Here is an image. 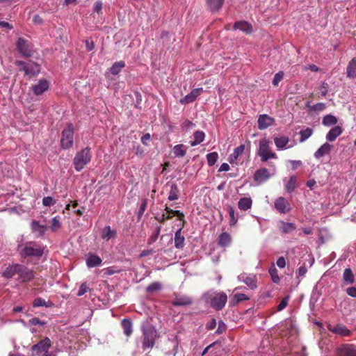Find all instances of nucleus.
<instances>
[{
  "instance_id": "1",
  "label": "nucleus",
  "mask_w": 356,
  "mask_h": 356,
  "mask_svg": "<svg viewBox=\"0 0 356 356\" xmlns=\"http://www.w3.org/2000/svg\"><path fill=\"white\" fill-rule=\"evenodd\" d=\"M204 298L206 302L210 303L211 307L217 311L221 310L227 300V296L224 292L210 291L204 294Z\"/></svg>"
},
{
  "instance_id": "2",
  "label": "nucleus",
  "mask_w": 356,
  "mask_h": 356,
  "mask_svg": "<svg viewBox=\"0 0 356 356\" xmlns=\"http://www.w3.org/2000/svg\"><path fill=\"white\" fill-rule=\"evenodd\" d=\"M51 346L49 338L45 337L31 347L32 356H56L54 352H49Z\"/></svg>"
},
{
  "instance_id": "3",
  "label": "nucleus",
  "mask_w": 356,
  "mask_h": 356,
  "mask_svg": "<svg viewBox=\"0 0 356 356\" xmlns=\"http://www.w3.org/2000/svg\"><path fill=\"white\" fill-rule=\"evenodd\" d=\"M142 330L143 334V349L151 348L155 343L156 330L153 325L148 323H143Z\"/></svg>"
},
{
  "instance_id": "4",
  "label": "nucleus",
  "mask_w": 356,
  "mask_h": 356,
  "mask_svg": "<svg viewBox=\"0 0 356 356\" xmlns=\"http://www.w3.org/2000/svg\"><path fill=\"white\" fill-rule=\"evenodd\" d=\"M22 256L23 257H41L43 254V248L35 242L30 241L24 245H18Z\"/></svg>"
},
{
  "instance_id": "5",
  "label": "nucleus",
  "mask_w": 356,
  "mask_h": 356,
  "mask_svg": "<svg viewBox=\"0 0 356 356\" xmlns=\"http://www.w3.org/2000/svg\"><path fill=\"white\" fill-rule=\"evenodd\" d=\"M91 160L90 149H85L78 152L73 160V164L76 171L80 172L84 167L90 163Z\"/></svg>"
},
{
  "instance_id": "6",
  "label": "nucleus",
  "mask_w": 356,
  "mask_h": 356,
  "mask_svg": "<svg viewBox=\"0 0 356 356\" xmlns=\"http://www.w3.org/2000/svg\"><path fill=\"white\" fill-rule=\"evenodd\" d=\"M257 154L262 162H266L270 159H277L276 154L271 150L270 141L266 138H263L259 141Z\"/></svg>"
},
{
  "instance_id": "7",
  "label": "nucleus",
  "mask_w": 356,
  "mask_h": 356,
  "mask_svg": "<svg viewBox=\"0 0 356 356\" xmlns=\"http://www.w3.org/2000/svg\"><path fill=\"white\" fill-rule=\"evenodd\" d=\"M15 65L19 68L20 71H23L26 76H35L40 72V66L37 63L31 60L28 62L15 60Z\"/></svg>"
},
{
  "instance_id": "8",
  "label": "nucleus",
  "mask_w": 356,
  "mask_h": 356,
  "mask_svg": "<svg viewBox=\"0 0 356 356\" xmlns=\"http://www.w3.org/2000/svg\"><path fill=\"white\" fill-rule=\"evenodd\" d=\"M74 142V127L72 124H67V127L62 131L60 140L61 147L65 149L70 148Z\"/></svg>"
},
{
  "instance_id": "9",
  "label": "nucleus",
  "mask_w": 356,
  "mask_h": 356,
  "mask_svg": "<svg viewBox=\"0 0 356 356\" xmlns=\"http://www.w3.org/2000/svg\"><path fill=\"white\" fill-rule=\"evenodd\" d=\"M16 48L19 53L24 57L31 56V47L29 42L23 38H19L16 42Z\"/></svg>"
},
{
  "instance_id": "10",
  "label": "nucleus",
  "mask_w": 356,
  "mask_h": 356,
  "mask_svg": "<svg viewBox=\"0 0 356 356\" xmlns=\"http://www.w3.org/2000/svg\"><path fill=\"white\" fill-rule=\"evenodd\" d=\"M49 82L45 79H40L38 83L31 86L33 93L35 96L43 94L49 89Z\"/></svg>"
},
{
  "instance_id": "11",
  "label": "nucleus",
  "mask_w": 356,
  "mask_h": 356,
  "mask_svg": "<svg viewBox=\"0 0 356 356\" xmlns=\"http://www.w3.org/2000/svg\"><path fill=\"white\" fill-rule=\"evenodd\" d=\"M18 280L22 282L30 281L33 277V273L26 266L19 264L17 269Z\"/></svg>"
},
{
  "instance_id": "12",
  "label": "nucleus",
  "mask_w": 356,
  "mask_h": 356,
  "mask_svg": "<svg viewBox=\"0 0 356 356\" xmlns=\"http://www.w3.org/2000/svg\"><path fill=\"white\" fill-rule=\"evenodd\" d=\"M270 177V175L268 169L263 168L258 169L254 174V180L257 184H261L266 182Z\"/></svg>"
},
{
  "instance_id": "13",
  "label": "nucleus",
  "mask_w": 356,
  "mask_h": 356,
  "mask_svg": "<svg viewBox=\"0 0 356 356\" xmlns=\"http://www.w3.org/2000/svg\"><path fill=\"white\" fill-rule=\"evenodd\" d=\"M202 91V88H197L192 90L190 93H188L179 100V103L181 104L185 105L194 102L197 99V97L200 95Z\"/></svg>"
},
{
  "instance_id": "14",
  "label": "nucleus",
  "mask_w": 356,
  "mask_h": 356,
  "mask_svg": "<svg viewBox=\"0 0 356 356\" xmlns=\"http://www.w3.org/2000/svg\"><path fill=\"white\" fill-rule=\"evenodd\" d=\"M274 119L268 115H260L258 118V128L260 130H264L270 127L274 124Z\"/></svg>"
},
{
  "instance_id": "15",
  "label": "nucleus",
  "mask_w": 356,
  "mask_h": 356,
  "mask_svg": "<svg viewBox=\"0 0 356 356\" xmlns=\"http://www.w3.org/2000/svg\"><path fill=\"white\" fill-rule=\"evenodd\" d=\"M275 207L281 213H286L290 210L288 201L283 197H280L275 200Z\"/></svg>"
},
{
  "instance_id": "16",
  "label": "nucleus",
  "mask_w": 356,
  "mask_h": 356,
  "mask_svg": "<svg viewBox=\"0 0 356 356\" xmlns=\"http://www.w3.org/2000/svg\"><path fill=\"white\" fill-rule=\"evenodd\" d=\"M238 280L241 282H244L250 289H255L257 287V277L254 275H240L238 276Z\"/></svg>"
},
{
  "instance_id": "17",
  "label": "nucleus",
  "mask_w": 356,
  "mask_h": 356,
  "mask_svg": "<svg viewBox=\"0 0 356 356\" xmlns=\"http://www.w3.org/2000/svg\"><path fill=\"white\" fill-rule=\"evenodd\" d=\"M332 149V145L329 143L323 144L314 154V156L316 159H319L323 156L329 154Z\"/></svg>"
},
{
  "instance_id": "18",
  "label": "nucleus",
  "mask_w": 356,
  "mask_h": 356,
  "mask_svg": "<svg viewBox=\"0 0 356 356\" xmlns=\"http://www.w3.org/2000/svg\"><path fill=\"white\" fill-rule=\"evenodd\" d=\"M277 227L282 234H290L296 230V225L293 222L280 220L277 224Z\"/></svg>"
},
{
  "instance_id": "19",
  "label": "nucleus",
  "mask_w": 356,
  "mask_h": 356,
  "mask_svg": "<svg viewBox=\"0 0 356 356\" xmlns=\"http://www.w3.org/2000/svg\"><path fill=\"white\" fill-rule=\"evenodd\" d=\"M175 241V247L177 249H183L184 247L185 237L182 233V229H178L175 233L174 236Z\"/></svg>"
},
{
  "instance_id": "20",
  "label": "nucleus",
  "mask_w": 356,
  "mask_h": 356,
  "mask_svg": "<svg viewBox=\"0 0 356 356\" xmlns=\"http://www.w3.org/2000/svg\"><path fill=\"white\" fill-rule=\"evenodd\" d=\"M343 132V129L340 126L332 127L326 135V140L329 142L334 141Z\"/></svg>"
},
{
  "instance_id": "21",
  "label": "nucleus",
  "mask_w": 356,
  "mask_h": 356,
  "mask_svg": "<svg viewBox=\"0 0 356 356\" xmlns=\"http://www.w3.org/2000/svg\"><path fill=\"white\" fill-rule=\"evenodd\" d=\"M274 143L278 150H283L290 148L291 146H287L289 143V138L287 136H280L274 138Z\"/></svg>"
},
{
  "instance_id": "22",
  "label": "nucleus",
  "mask_w": 356,
  "mask_h": 356,
  "mask_svg": "<svg viewBox=\"0 0 356 356\" xmlns=\"http://www.w3.org/2000/svg\"><path fill=\"white\" fill-rule=\"evenodd\" d=\"M31 227L32 232L37 234L38 236H42L47 229V227L46 225H41L36 220H33L31 222Z\"/></svg>"
},
{
  "instance_id": "23",
  "label": "nucleus",
  "mask_w": 356,
  "mask_h": 356,
  "mask_svg": "<svg viewBox=\"0 0 356 356\" xmlns=\"http://www.w3.org/2000/svg\"><path fill=\"white\" fill-rule=\"evenodd\" d=\"M102 261L99 256L93 254H89L86 259V265L88 268H91L101 265Z\"/></svg>"
},
{
  "instance_id": "24",
  "label": "nucleus",
  "mask_w": 356,
  "mask_h": 356,
  "mask_svg": "<svg viewBox=\"0 0 356 356\" xmlns=\"http://www.w3.org/2000/svg\"><path fill=\"white\" fill-rule=\"evenodd\" d=\"M355 275L350 268H347L343 273V282L345 285H351L355 283Z\"/></svg>"
},
{
  "instance_id": "25",
  "label": "nucleus",
  "mask_w": 356,
  "mask_h": 356,
  "mask_svg": "<svg viewBox=\"0 0 356 356\" xmlns=\"http://www.w3.org/2000/svg\"><path fill=\"white\" fill-rule=\"evenodd\" d=\"M234 29H238L247 34L250 33L252 31V26L245 21H239L235 22L234 24Z\"/></svg>"
},
{
  "instance_id": "26",
  "label": "nucleus",
  "mask_w": 356,
  "mask_h": 356,
  "mask_svg": "<svg viewBox=\"0 0 356 356\" xmlns=\"http://www.w3.org/2000/svg\"><path fill=\"white\" fill-rule=\"evenodd\" d=\"M252 204V199L248 197H241L238 202V207L240 210L247 211L250 209Z\"/></svg>"
},
{
  "instance_id": "27",
  "label": "nucleus",
  "mask_w": 356,
  "mask_h": 356,
  "mask_svg": "<svg viewBox=\"0 0 356 356\" xmlns=\"http://www.w3.org/2000/svg\"><path fill=\"white\" fill-rule=\"evenodd\" d=\"M329 330L335 334H338L341 336H348L350 334V330L343 325H337L335 326H330Z\"/></svg>"
},
{
  "instance_id": "28",
  "label": "nucleus",
  "mask_w": 356,
  "mask_h": 356,
  "mask_svg": "<svg viewBox=\"0 0 356 356\" xmlns=\"http://www.w3.org/2000/svg\"><path fill=\"white\" fill-rule=\"evenodd\" d=\"M341 356H356V347L353 345H344L340 348Z\"/></svg>"
},
{
  "instance_id": "29",
  "label": "nucleus",
  "mask_w": 356,
  "mask_h": 356,
  "mask_svg": "<svg viewBox=\"0 0 356 356\" xmlns=\"http://www.w3.org/2000/svg\"><path fill=\"white\" fill-rule=\"evenodd\" d=\"M19 264H13L8 266L3 273V276L6 278H12L15 275H17V269Z\"/></svg>"
},
{
  "instance_id": "30",
  "label": "nucleus",
  "mask_w": 356,
  "mask_h": 356,
  "mask_svg": "<svg viewBox=\"0 0 356 356\" xmlns=\"http://www.w3.org/2000/svg\"><path fill=\"white\" fill-rule=\"evenodd\" d=\"M193 138L194 140L190 141V145L192 147H195L203 142L205 138V134L202 131H195L193 134Z\"/></svg>"
},
{
  "instance_id": "31",
  "label": "nucleus",
  "mask_w": 356,
  "mask_h": 356,
  "mask_svg": "<svg viewBox=\"0 0 356 356\" xmlns=\"http://www.w3.org/2000/svg\"><path fill=\"white\" fill-rule=\"evenodd\" d=\"M245 145H241L234 149V152L229 156V161L233 163L237 159L243 154L245 150Z\"/></svg>"
},
{
  "instance_id": "32",
  "label": "nucleus",
  "mask_w": 356,
  "mask_h": 356,
  "mask_svg": "<svg viewBox=\"0 0 356 356\" xmlns=\"http://www.w3.org/2000/svg\"><path fill=\"white\" fill-rule=\"evenodd\" d=\"M117 233L115 230H112L110 226L104 227L102 232V238L104 240L109 241L111 238L116 237Z\"/></svg>"
},
{
  "instance_id": "33",
  "label": "nucleus",
  "mask_w": 356,
  "mask_h": 356,
  "mask_svg": "<svg viewBox=\"0 0 356 356\" xmlns=\"http://www.w3.org/2000/svg\"><path fill=\"white\" fill-rule=\"evenodd\" d=\"M187 147L183 144L176 145L172 148V152L175 157L183 158L187 151Z\"/></svg>"
},
{
  "instance_id": "34",
  "label": "nucleus",
  "mask_w": 356,
  "mask_h": 356,
  "mask_svg": "<svg viewBox=\"0 0 356 356\" xmlns=\"http://www.w3.org/2000/svg\"><path fill=\"white\" fill-rule=\"evenodd\" d=\"M18 321L20 322L25 327H28L29 325H31V326H35V325L43 326V325L47 324L46 321H40L37 317H33V318H31L28 321V323H26L23 320H19Z\"/></svg>"
},
{
  "instance_id": "35",
  "label": "nucleus",
  "mask_w": 356,
  "mask_h": 356,
  "mask_svg": "<svg viewBox=\"0 0 356 356\" xmlns=\"http://www.w3.org/2000/svg\"><path fill=\"white\" fill-rule=\"evenodd\" d=\"M347 76L356 78V58H353L348 63L346 69Z\"/></svg>"
},
{
  "instance_id": "36",
  "label": "nucleus",
  "mask_w": 356,
  "mask_h": 356,
  "mask_svg": "<svg viewBox=\"0 0 356 356\" xmlns=\"http://www.w3.org/2000/svg\"><path fill=\"white\" fill-rule=\"evenodd\" d=\"M192 303V299L188 296L177 297L173 301L175 306H186Z\"/></svg>"
},
{
  "instance_id": "37",
  "label": "nucleus",
  "mask_w": 356,
  "mask_h": 356,
  "mask_svg": "<svg viewBox=\"0 0 356 356\" xmlns=\"http://www.w3.org/2000/svg\"><path fill=\"white\" fill-rule=\"evenodd\" d=\"M121 325L125 335L127 337L130 336L133 331V326L131 320L128 318H124L121 322Z\"/></svg>"
},
{
  "instance_id": "38",
  "label": "nucleus",
  "mask_w": 356,
  "mask_h": 356,
  "mask_svg": "<svg viewBox=\"0 0 356 356\" xmlns=\"http://www.w3.org/2000/svg\"><path fill=\"white\" fill-rule=\"evenodd\" d=\"M54 305V303L49 300L45 301L44 299L38 297L36 298L33 302V307H51Z\"/></svg>"
},
{
  "instance_id": "39",
  "label": "nucleus",
  "mask_w": 356,
  "mask_h": 356,
  "mask_svg": "<svg viewBox=\"0 0 356 356\" xmlns=\"http://www.w3.org/2000/svg\"><path fill=\"white\" fill-rule=\"evenodd\" d=\"M231 243V236L227 232L222 233L218 238V244L221 247L225 248L229 245Z\"/></svg>"
},
{
  "instance_id": "40",
  "label": "nucleus",
  "mask_w": 356,
  "mask_h": 356,
  "mask_svg": "<svg viewBox=\"0 0 356 356\" xmlns=\"http://www.w3.org/2000/svg\"><path fill=\"white\" fill-rule=\"evenodd\" d=\"M337 118L332 114H327L325 115L322 120V124L325 127H331L337 123Z\"/></svg>"
},
{
  "instance_id": "41",
  "label": "nucleus",
  "mask_w": 356,
  "mask_h": 356,
  "mask_svg": "<svg viewBox=\"0 0 356 356\" xmlns=\"http://www.w3.org/2000/svg\"><path fill=\"white\" fill-rule=\"evenodd\" d=\"M224 0H207L209 9L213 11L218 10L222 6Z\"/></svg>"
},
{
  "instance_id": "42",
  "label": "nucleus",
  "mask_w": 356,
  "mask_h": 356,
  "mask_svg": "<svg viewBox=\"0 0 356 356\" xmlns=\"http://www.w3.org/2000/svg\"><path fill=\"white\" fill-rule=\"evenodd\" d=\"M313 132H314L313 129H312L310 127H307L305 129L300 130L299 131V135L300 136L299 141L300 143H304L313 134Z\"/></svg>"
},
{
  "instance_id": "43",
  "label": "nucleus",
  "mask_w": 356,
  "mask_h": 356,
  "mask_svg": "<svg viewBox=\"0 0 356 356\" xmlns=\"http://www.w3.org/2000/svg\"><path fill=\"white\" fill-rule=\"evenodd\" d=\"M125 66V63L124 61H118L113 64L111 67L110 68V72L112 74L117 75L120 73V72L124 68Z\"/></svg>"
},
{
  "instance_id": "44",
  "label": "nucleus",
  "mask_w": 356,
  "mask_h": 356,
  "mask_svg": "<svg viewBox=\"0 0 356 356\" xmlns=\"http://www.w3.org/2000/svg\"><path fill=\"white\" fill-rule=\"evenodd\" d=\"M179 189L175 184H172L170 186V191L168 197L170 201L177 200L179 198Z\"/></svg>"
},
{
  "instance_id": "45",
  "label": "nucleus",
  "mask_w": 356,
  "mask_h": 356,
  "mask_svg": "<svg viewBox=\"0 0 356 356\" xmlns=\"http://www.w3.org/2000/svg\"><path fill=\"white\" fill-rule=\"evenodd\" d=\"M296 187V177L294 175H292L290 177L289 181L285 184V190L288 193H291Z\"/></svg>"
},
{
  "instance_id": "46",
  "label": "nucleus",
  "mask_w": 356,
  "mask_h": 356,
  "mask_svg": "<svg viewBox=\"0 0 356 356\" xmlns=\"http://www.w3.org/2000/svg\"><path fill=\"white\" fill-rule=\"evenodd\" d=\"M268 273L270 274L271 280L274 283L277 284L280 282V279L278 275V271L273 264L269 268Z\"/></svg>"
},
{
  "instance_id": "47",
  "label": "nucleus",
  "mask_w": 356,
  "mask_h": 356,
  "mask_svg": "<svg viewBox=\"0 0 356 356\" xmlns=\"http://www.w3.org/2000/svg\"><path fill=\"white\" fill-rule=\"evenodd\" d=\"M61 227V222L60 221L59 216L54 217L51 220V225L49 226V229L52 232H56Z\"/></svg>"
},
{
  "instance_id": "48",
  "label": "nucleus",
  "mask_w": 356,
  "mask_h": 356,
  "mask_svg": "<svg viewBox=\"0 0 356 356\" xmlns=\"http://www.w3.org/2000/svg\"><path fill=\"white\" fill-rule=\"evenodd\" d=\"M218 159V154L216 152H213L207 154V163L209 166H213Z\"/></svg>"
},
{
  "instance_id": "49",
  "label": "nucleus",
  "mask_w": 356,
  "mask_h": 356,
  "mask_svg": "<svg viewBox=\"0 0 356 356\" xmlns=\"http://www.w3.org/2000/svg\"><path fill=\"white\" fill-rule=\"evenodd\" d=\"M161 289V284L158 282H154L148 285L146 291L150 293H154Z\"/></svg>"
},
{
  "instance_id": "50",
  "label": "nucleus",
  "mask_w": 356,
  "mask_h": 356,
  "mask_svg": "<svg viewBox=\"0 0 356 356\" xmlns=\"http://www.w3.org/2000/svg\"><path fill=\"white\" fill-rule=\"evenodd\" d=\"M195 124L193 122L189 120H186L181 124V129L187 132L195 127Z\"/></svg>"
},
{
  "instance_id": "51",
  "label": "nucleus",
  "mask_w": 356,
  "mask_h": 356,
  "mask_svg": "<svg viewBox=\"0 0 356 356\" xmlns=\"http://www.w3.org/2000/svg\"><path fill=\"white\" fill-rule=\"evenodd\" d=\"M326 108V105L325 103L320 102L317 103L309 107L310 111L321 112L323 111Z\"/></svg>"
},
{
  "instance_id": "52",
  "label": "nucleus",
  "mask_w": 356,
  "mask_h": 356,
  "mask_svg": "<svg viewBox=\"0 0 356 356\" xmlns=\"http://www.w3.org/2000/svg\"><path fill=\"white\" fill-rule=\"evenodd\" d=\"M284 78V72L282 71H280L277 73H276L274 75L273 79V84L275 86H277L279 83Z\"/></svg>"
},
{
  "instance_id": "53",
  "label": "nucleus",
  "mask_w": 356,
  "mask_h": 356,
  "mask_svg": "<svg viewBox=\"0 0 356 356\" xmlns=\"http://www.w3.org/2000/svg\"><path fill=\"white\" fill-rule=\"evenodd\" d=\"M228 213L230 217V225H234L237 222V218L235 217L234 209L232 207H229Z\"/></svg>"
},
{
  "instance_id": "54",
  "label": "nucleus",
  "mask_w": 356,
  "mask_h": 356,
  "mask_svg": "<svg viewBox=\"0 0 356 356\" xmlns=\"http://www.w3.org/2000/svg\"><path fill=\"white\" fill-rule=\"evenodd\" d=\"M289 296H285L282 300L281 302H280V304L278 305L277 307V310L278 312H280L282 310H283L288 305V302H289Z\"/></svg>"
},
{
  "instance_id": "55",
  "label": "nucleus",
  "mask_w": 356,
  "mask_h": 356,
  "mask_svg": "<svg viewBox=\"0 0 356 356\" xmlns=\"http://www.w3.org/2000/svg\"><path fill=\"white\" fill-rule=\"evenodd\" d=\"M147 205V200L143 199L140 206V209L138 212V217L140 218L143 215Z\"/></svg>"
},
{
  "instance_id": "56",
  "label": "nucleus",
  "mask_w": 356,
  "mask_h": 356,
  "mask_svg": "<svg viewBox=\"0 0 356 356\" xmlns=\"http://www.w3.org/2000/svg\"><path fill=\"white\" fill-rule=\"evenodd\" d=\"M329 89V85L327 83L323 81L320 86V93L322 97L325 96L327 94Z\"/></svg>"
},
{
  "instance_id": "57",
  "label": "nucleus",
  "mask_w": 356,
  "mask_h": 356,
  "mask_svg": "<svg viewBox=\"0 0 356 356\" xmlns=\"http://www.w3.org/2000/svg\"><path fill=\"white\" fill-rule=\"evenodd\" d=\"M55 203H56V202L50 196L44 197L42 199V204L44 207H50L51 205H54Z\"/></svg>"
},
{
  "instance_id": "58",
  "label": "nucleus",
  "mask_w": 356,
  "mask_h": 356,
  "mask_svg": "<svg viewBox=\"0 0 356 356\" xmlns=\"http://www.w3.org/2000/svg\"><path fill=\"white\" fill-rule=\"evenodd\" d=\"M88 290H89V287L87 286V284L86 283H83L80 286V288H79V291L77 293V296H82L86 293H87Z\"/></svg>"
},
{
  "instance_id": "59",
  "label": "nucleus",
  "mask_w": 356,
  "mask_h": 356,
  "mask_svg": "<svg viewBox=\"0 0 356 356\" xmlns=\"http://www.w3.org/2000/svg\"><path fill=\"white\" fill-rule=\"evenodd\" d=\"M248 297L243 294V293H236L234 295V300L236 302H241L243 300H248Z\"/></svg>"
},
{
  "instance_id": "60",
  "label": "nucleus",
  "mask_w": 356,
  "mask_h": 356,
  "mask_svg": "<svg viewBox=\"0 0 356 356\" xmlns=\"http://www.w3.org/2000/svg\"><path fill=\"white\" fill-rule=\"evenodd\" d=\"M277 266L280 268H284L286 266V260L284 257H280L276 261Z\"/></svg>"
},
{
  "instance_id": "61",
  "label": "nucleus",
  "mask_w": 356,
  "mask_h": 356,
  "mask_svg": "<svg viewBox=\"0 0 356 356\" xmlns=\"http://www.w3.org/2000/svg\"><path fill=\"white\" fill-rule=\"evenodd\" d=\"M347 294L353 298H356V287L350 286L346 289Z\"/></svg>"
},
{
  "instance_id": "62",
  "label": "nucleus",
  "mask_w": 356,
  "mask_h": 356,
  "mask_svg": "<svg viewBox=\"0 0 356 356\" xmlns=\"http://www.w3.org/2000/svg\"><path fill=\"white\" fill-rule=\"evenodd\" d=\"M93 9L95 12L99 13L102 9V2L101 1H97L94 3Z\"/></svg>"
},
{
  "instance_id": "63",
  "label": "nucleus",
  "mask_w": 356,
  "mask_h": 356,
  "mask_svg": "<svg viewBox=\"0 0 356 356\" xmlns=\"http://www.w3.org/2000/svg\"><path fill=\"white\" fill-rule=\"evenodd\" d=\"M289 162L291 163L292 165V170H296L297 168H298L302 165V163L301 161L289 160Z\"/></svg>"
},
{
  "instance_id": "64",
  "label": "nucleus",
  "mask_w": 356,
  "mask_h": 356,
  "mask_svg": "<svg viewBox=\"0 0 356 356\" xmlns=\"http://www.w3.org/2000/svg\"><path fill=\"white\" fill-rule=\"evenodd\" d=\"M216 326V321L214 318H212L209 323H207L206 327L209 330H213Z\"/></svg>"
}]
</instances>
